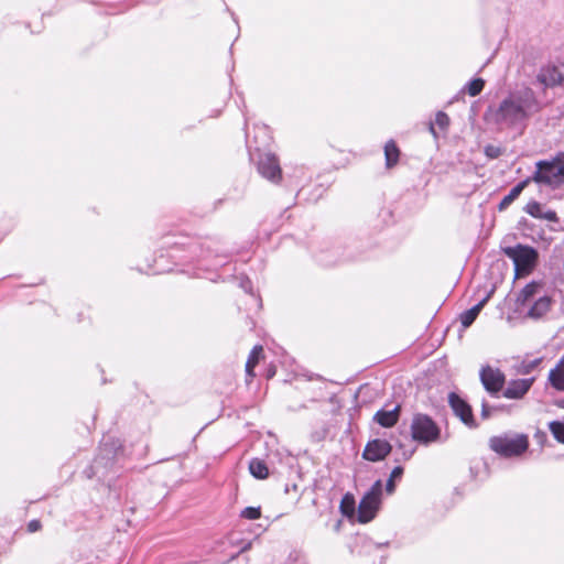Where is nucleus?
I'll list each match as a JSON object with an SVG mask.
<instances>
[{
	"instance_id": "f257e3e1",
	"label": "nucleus",
	"mask_w": 564,
	"mask_h": 564,
	"mask_svg": "<svg viewBox=\"0 0 564 564\" xmlns=\"http://www.w3.org/2000/svg\"><path fill=\"white\" fill-rule=\"evenodd\" d=\"M538 111L539 104L531 91L517 93L505 98L497 107H489L485 119L499 130H522L527 120Z\"/></svg>"
},
{
	"instance_id": "412c9836",
	"label": "nucleus",
	"mask_w": 564,
	"mask_h": 564,
	"mask_svg": "<svg viewBox=\"0 0 564 564\" xmlns=\"http://www.w3.org/2000/svg\"><path fill=\"white\" fill-rule=\"evenodd\" d=\"M263 351L262 346H254L249 354L248 360L246 362V372L249 377H253V369L259 362L260 356Z\"/></svg>"
},
{
	"instance_id": "2eb2a0df",
	"label": "nucleus",
	"mask_w": 564,
	"mask_h": 564,
	"mask_svg": "<svg viewBox=\"0 0 564 564\" xmlns=\"http://www.w3.org/2000/svg\"><path fill=\"white\" fill-rule=\"evenodd\" d=\"M549 382L557 391H564V355L549 372Z\"/></svg>"
},
{
	"instance_id": "a878e982",
	"label": "nucleus",
	"mask_w": 564,
	"mask_h": 564,
	"mask_svg": "<svg viewBox=\"0 0 564 564\" xmlns=\"http://www.w3.org/2000/svg\"><path fill=\"white\" fill-rule=\"evenodd\" d=\"M524 210L530 216L539 219H541L543 213L542 205L535 200L528 203Z\"/></svg>"
},
{
	"instance_id": "20e7f679",
	"label": "nucleus",
	"mask_w": 564,
	"mask_h": 564,
	"mask_svg": "<svg viewBox=\"0 0 564 564\" xmlns=\"http://www.w3.org/2000/svg\"><path fill=\"white\" fill-rule=\"evenodd\" d=\"M411 435L421 444H430L438 440L441 430L429 415L417 413L411 423Z\"/></svg>"
},
{
	"instance_id": "7ed1b4c3",
	"label": "nucleus",
	"mask_w": 564,
	"mask_h": 564,
	"mask_svg": "<svg viewBox=\"0 0 564 564\" xmlns=\"http://www.w3.org/2000/svg\"><path fill=\"white\" fill-rule=\"evenodd\" d=\"M532 180L552 187L560 186L564 183V161L561 158L553 161H539Z\"/></svg>"
},
{
	"instance_id": "2f4dec72",
	"label": "nucleus",
	"mask_w": 564,
	"mask_h": 564,
	"mask_svg": "<svg viewBox=\"0 0 564 564\" xmlns=\"http://www.w3.org/2000/svg\"><path fill=\"white\" fill-rule=\"evenodd\" d=\"M490 413H491V408L488 406L485 402L482 403V406H481V417L482 419H488L490 416Z\"/></svg>"
},
{
	"instance_id": "c756f323",
	"label": "nucleus",
	"mask_w": 564,
	"mask_h": 564,
	"mask_svg": "<svg viewBox=\"0 0 564 564\" xmlns=\"http://www.w3.org/2000/svg\"><path fill=\"white\" fill-rule=\"evenodd\" d=\"M541 219H545L549 221H557V216L555 212L546 210L542 213Z\"/></svg>"
},
{
	"instance_id": "cd10ccee",
	"label": "nucleus",
	"mask_w": 564,
	"mask_h": 564,
	"mask_svg": "<svg viewBox=\"0 0 564 564\" xmlns=\"http://www.w3.org/2000/svg\"><path fill=\"white\" fill-rule=\"evenodd\" d=\"M435 123L441 129H446L449 124V117L445 112L438 111L435 117Z\"/></svg>"
},
{
	"instance_id": "1a4fd4ad",
	"label": "nucleus",
	"mask_w": 564,
	"mask_h": 564,
	"mask_svg": "<svg viewBox=\"0 0 564 564\" xmlns=\"http://www.w3.org/2000/svg\"><path fill=\"white\" fill-rule=\"evenodd\" d=\"M505 375L498 369L490 366L482 367L480 370V380L485 389L490 393L499 392L505 383Z\"/></svg>"
},
{
	"instance_id": "5701e85b",
	"label": "nucleus",
	"mask_w": 564,
	"mask_h": 564,
	"mask_svg": "<svg viewBox=\"0 0 564 564\" xmlns=\"http://www.w3.org/2000/svg\"><path fill=\"white\" fill-rule=\"evenodd\" d=\"M484 86H485L484 79L475 78L466 85L465 90L467 91V94L469 96L476 97L481 93V90L484 89Z\"/></svg>"
},
{
	"instance_id": "e433bc0d",
	"label": "nucleus",
	"mask_w": 564,
	"mask_h": 564,
	"mask_svg": "<svg viewBox=\"0 0 564 564\" xmlns=\"http://www.w3.org/2000/svg\"><path fill=\"white\" fill-rule=\"evenodd\" d=\"M564 158V152L560 153L558 158Z\"/></svg>"
},
{
	"instance_id": "ddd939ff",
	"label": "nucleus",
	"mask_w": 564,
	"mask_h": 564,
	"mask_svg": "<svg viewBox=\"0 0 564 564\" xmlns=\"http://www.w3.org/2000/svg\"><path fill=\"white\" fill-rule=\"evenodd\" d=\"M551 304L552 300L550 296H540L534 301L528 311L527 316L532 319H540L550 311Z\"/></svg>"
},
{
	"instance_id": "f704fd0d",
	"label": "nucleus",
	"mask_w": 564,
	"mask_h": 564,
	"mask_svg": "<svg viewBox=\"0 0 564 564\" xmlns=\"http://www.w3.org/2000/svg\"><path fill=\"white\" fill-rule=\"evenodd\" d=\"M274 372L272 370H269V377H272Z\"/></svg>"
},
{
	"instance_id": "c85d7f7f",
	"label": "nucleus",
	"mask_w": 564,
	"mask_h": 564,
	"mask_svg": "<svg viewBox=\"0 0 564 564\" xmlns=\"http://www.w3.org/2000/svg\"><path fill=\"white\" fill-rule=\"evenodd\" d=\"M485 154H486L489 159H497L498 156H500V154H501V150H500V148L495 147V145H487V147L485 148Z\"/></svg>"
},
{
	"instance_id": "9d476101",
	"label": "nucleus",
	"mask_w": 564,
	"mask_h": 564,
	"mask_svg": "<svg viewBox=\"0 0 564 564\" xmlns=\"http://www.w3.org/2000/svg\"><path fill=\"white\" fill-rule=\"evenodd\" d=\"M391 449L392 446L388 441L376 438L367 443L362 457L370 462H379L388 456Z\"/></svg>"
},
{
	"instance_id": "9b49d317",
	"label": "nucleus",
	"mask_w": 564,
	"mask_h": 564,
	"mask_svg": "<svg viewBox=\"0 0 564 564\" xmlns=\"http://www.w3.org/2000/svg\"><path fill=\"white\" fill-rule=\"evenodd\" d=\"M448 402L456 416L469 427H475L476 423L473 416L471 408L459 395L452 392L448 395Z\"/></svg>"
},
{
	"instance_id": "a211bd4d",
	"label": "nucleus",
	"mask_w": 564,
	"mask_h": 564,
	"mask_svg": "<svg viewBox=\"0 0 564 564\" xmlns=\"http://www.w3.org/2000/svg\"><path fill=\"white\" fill-rule=\"evenodd\" d=\"M528 180L520 182L514 187L511 188L508 195H506L499 204V209L502 210L507 208L518 196L522 193L528 184Z\"/></svg>"
},
{
	"instance_id": "6ab92c4d",
	"label": "nucleus",
	"mask_w": 564,
	"mask_h": 564,
	"mask_svg": "<svg viewBox=\"0 0 564 564\" xmlns=\"http://www.w3.org/2000/svg\"><path fill=\"white\" fill-rule=\"evenodd\" d=\"M400 151L394 143V141L390 140L384 145V156H386V165L387 167H392L397 164L399 160Z\"/></svg>"
},
{
	"instance_id": "f3484780",
	"label": "nucleus",
	"mask_w": 564,
	"mask_h": 564,
	"mask_svg": "<svg viewBox=\"0 0 564 564\" xmlns=\"http://www.w3.org/2000/svg\"><path fill=\"white\" fill-rule=\"evenodd\" d=\"M541 284L538 282H531L527 284L519 293L517 303L519 305H525L532 301L540 292Z\"/></svg>"
},
{
	"instance_id": "423d86ee",
	"label": "nucleus",
	"mask_w": 564,
	"mask_h": 564,
	"mask_svg": "<svg viewBox=\"0 0 564 564\" xmlns=\"http://www.w3.org/2000/svg\"><path fill=\"white\" fill-rule=\"evenodd\" d=\"M503 252L513 261L517 275L528 274L538 259L535 249L523 245L507 247L503 249Z\"/></svg>"
},
{
	"instance_id": "bb28decb",
	"label": "nucleus",
	"mask_w": 564,
	"mask_h": 564,
	"mask_svg": "<svg viewBox=\"0 0 564 564\" xmlns=\"http://www.w3.org/2000/svg\"><path fill=\"white\" fill-rule=\"evenodd\" d=\"M240 516L248 520H257L261 517V509L260 507H247L241 511Z\"/></svg>"
},
{
	"instance_id": "f03ea898",
	"label": "nucleus",
	"mask_w": 564,
	"mask_h": 564,
	"mask_svg": "<svg viewBox=\"0 0 564 564\" xmlns=\"http://www.w3.org/2000/svg\"><path fill=\"white\" fill-rule=\"evenodd\" d=\"M491 451L502 457H517L527 452L529 438L524 434H503L489 438Z\"/></svg>"
},
{
	"instance_id": "393cba45",
	"label": "nucleus",
	"mask_w": 564,
	"mask_h": 564,
	"mask_svg": "<svg viewBox=\"0 0 564 564\" xmlns=\"http://www.w3.org/2000/svg\"><path fill=\"white\" fill-rule=\"evenodd\" d=\"M403 474V468L401 466H397L392 469L390 477L386 485V490L388 494H392L395 489L394 480L401 478Z\"/></svg>"
},
{
	"instance_id": "f8f14e48",
	"label": "nucleus",
	"mask_w": 564,
	"mask_h": 564,
	"mask_svg": "<svg viewBox=\"0 0 564 564\" xmlns=\"http://www.w3.org/2000/svg\"><path fill=\"white\" fill-rule=\"evenodd\" d=\"M534 379H516L508 383V387L503 391V397L507 399H521L530 390Z\"/></svg>"
},
{
	"instance_id": "72a5a7b5",
	"label": "nucleus",
	"mask_w": 564,
	"mask_h": 564,
	"mask_svg": "<svg viewBox=\"0 0 564 564\" xmlns=\"http://www.w3.org/2000/svg\"><path fill=\"white\" fill-rule=\"evenodd\" d=\"M430 131L435 135V129H434L433 124L430 126Z\"/></svg>"
},
{
	"instance_id": "c9c22d12",
	"label": "nucleus",
	"mask_w": 564,
	"mask_h": 564,
	"mask_svg": "<svg viewBox=\"0 0 564 564\" xmlns=\"http://www.w3.org/2000/svg\"><path fill=\"white\" fill-rule=\"evenodd\" d=\"M274 372L272 370H269V377H272Z\"/></svg>"
},
{
	"instance_id": "7c9ffc66",
	"label": "nucleus",
	"mask_w": 564,
	"mask_h": 564,
	"mask_svg": "<svg viewBox=\"0 0 564 564\" xmlns=\"http://www.w3.org/2000/svg\"><path fill=\"white\" fill-rule=\"evenodd\" d=\"M42 524L39 520H31L28 523V531L34 533L41 529Z\"/></svg>"
},
{
	"instance_id": "39448f33",
	"label": "nucleus",
	"mask_w": 564,
	"mask_h": 564,
	"mask_svg": "<svg viewBox=\"0 0 564 564\" xmlns=\"http://www.w3.org/2000/svg\"><path fill=\"white\" fill-rule=\"evenodd\" d=\"M382 496V482L377 480L371 488L364 495L358 506V522L368 523L377 514Z\"/></svg>"
},
{
	"instance_id": "b1692460",
	"label": "nucleus",
	"mask_w": 564,
	"mask_h": 564,
	"mask_svg": "<svg viewBox=\"0 0 564 564\" xmlns=\"http://www.w3.org/2000/svg\"><path fill=\"white\" fill-rule=\"evenodd\" d=\"M549 429L554 438L564 444V423L560 421H552L549 423Z\"/></svg>"
},
{
	"instance_id": "4be33fe9",
	"label": "nucleus",
	"mask_w": 564,
	"mask_h": 564,
	"mask_svg": "<svg viewBox=\"0 0 564 564\" xmlns=\"http://www.w3.org/2000/svg\"><path fill=\"white\" fill-rule=\"evenodd\" d=\"M340 512L348 518H351L355 516L356 511V502L355 498L351 494L347 492L340 501L339 505Z\"/></svg>"
},
{
	"instance_id": "473e14b6",
	"label": "nucleus",
	"mask_w": 564,
	"mask_h": 564,
	"mask_svg": "<svg viewBox=\"0 0 564 564\" xmlns=\"http://www.w3.org/2000/svg\"><path fill=\"white\" fill-rule=\"evenodd\" d=\"M541 362V358L534 359L525 366V372H530Z\"/></svg>"
},
{
	"instance_id": "dca6fc26",
	"label": "nucleus",
	"mask_w": 564,
	"mask_h": 564,
	"mask_svg": "<svg viewBox=\"0 0 564 564\" xmlns=\"http://www.w3.org/2000/svg\"><path fill=\"white\" fill-rule=\"evenodd\" d=\"M400 406L397 405L392 410H380L375 414V421L383 427L393 426L399 420Z\"/></svg>"
},
{
	"instance_id": "aec40b11",
	"label": "nucleus",
	"mask_w": 564,
	"mask_h": 564,
	"mask_svg": "<svg viewBox=\"0 0 564 564\" xmlns=\"http://www.w3.org/2000/svg\"><path fill=\"white\" fill-rule=\"evenodd\" d=\"M250 474L257 479H265L269 476V469L264 462L260 459H252L249 463Z\"/></svg>"
},
{
	"instance_id": "6e6552de",
	"label": "nucleus",
	"mask_w": 564,
	"mask_h": 564,
	"mask_svg": "<svg viewBox=\"0 0 564 564\" xmlns=\"http://www.w3.org/2000/svg\"><path fill=\"white\" fill-rule=\"evenodd\" d=\"M538 79L545 86L564 84V62L551 63L542 67Z\"/></svg>"
},
{
	"instance_id": "0eeeda50",
	"label": "nucleus",
	"mask_w": 564,
	"mask_h": 564,
	"mask_svg": "<svg viewBox=\"0 0 564 564\" xmlns=\"http://www.w3.org/2000/svg\"><path fill=\"white\" fill-rule=\"evenodd\" d=\"M258 171L271 182H279L281 180V167L274 154H261L258 162Z\"/></svg>"
},
{
	"instance_id": "4468645a",
	"label": "nucleus",
	"mask_w": 564,
	"mask_h": 564,
	"mask_svg": "<svg viewBox=\"0 0 564 564\" xmlns=\"http://www.w3.org/2000/svg\"><path fill=\"white\" fill-rule=\"evenodd\" d=\"M491 294H492V291H490L479 303H477L471 308H469L460 314L459 319H460L462 326L464 328L469 327L475 322V319L479 315L480 311L482 310L485 304L490 299Z\"/></svg>"
}]
</instances>
